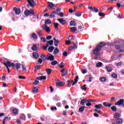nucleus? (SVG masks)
Listing matches in <instances>:
<instances>
[{"label":"nucleus","instance_id":"f257e3e1","mask_svg":"<svg viewBox=\"0 0 124 124\" xmlns=\"http://www.w3.org/2000/svg\"><path fill=\"white\" fill-rule=\"evenodd\" d=\"M105 45H106L105 42H100V43L96 46L95 48L93 50V54L95 55V56H99V55H100L99 52L101 51L102 47H104Z\"/></svg>","mask_w":124,"mask_h":124},{"label":"nucleus","instance_id":"f03ea898","mask_svg":"<svg viewBox=\"0 0 124 124\" xmlns=\"http://www.w3.org/2000/svg\"><path fill=\"white\" fill-rule=\"evenodd\" d=\"M114 47L119 53H124V40H122L120 41L119 45H115Z\"/></svg>","mask_w":124,"mask_h":124},{"label":"nucleus","instance_id":"7ed1b4c3","mask_svg":"<svg viewBox=\"0 0 124 124\" xmlns=\"http://www.w3.org/2000/svg\"><path fill=\"white\" fill-rule=\"evenodd\" d=\"M9 65L10 66H12L13 68H16V70H19L21 68V63H14L13 62H11L9 61L8 62Z\"/></svg>","mask_w":124,"mask_h":124},{"label":"nucleus","instance_id":"20e7f679","mask_svg":"<svg viewBox=\"0 0 124 124\" xmlns=\"http://www.w3.org/2000/svg\"><path fill=\"white\" fill-rule=\"evenodd\" d=\"M34 14V11H33V9H31V10L27 9L24 11V15L25 16H30V15L31 16Z\"/></svg>","mask_w":124,"mask_h":124},{"label":"nucleus","instance_id":"39448f33","mask_svg":"<svg viewBox=\"0 0 124 124\" xmlns=\"http://www.w3.org/2000/svg\"><path fill=\"white\" fill-rule=\"evenodd\" d=\"M61 73H62L61 75L62 77H67V75H68V71L65 68L62 69L61 71Z\"/></svg>","mask_w":124,"mask_h":124},{"label":"nucleus","instance_id":"423d86ee","mask_svg":"<svg viewBox=\"0 0 124 124\" xmlns=\"http://www.w3.org/2000/svg\"><path fill=\"white\" fill-rule=\"evenodd\" d=\"M27 2H28L29 4L27 5V7L28 8H30V5L31 7H33L35 5V2L33 0H27Z\"/></svg>","mask_w":124,"mask_h":124},{"label":"nucleus","instance_id":"0eeeda50","mask_svg":"<svg viewBox=\"0 0 124 124\" xmlns=\"http://www.w3.org/2000/svg\"><path fill=\"white\" fill-rule=\"evenodd\" d=\"M42 28L43 29V30H44V31H46V32H51V29L50 28V27L47 26V24L44 25L42 27Z\"/></svg>","mask_w":124,"mask_h":124},{"label":"nucleus","instance_id":"6e6552de","mask_svg":"<svg viewBox=\"0 0 124 124\" xmlns=\"http://www.w3.org/2000/svg\"><path fill=\"white\" fill-rule=\"evenodd\" d=\"M124 99H121L119 101H118L117 103H115L114 105H118V106H120L121 105H122V107L124 108Z\"/></svg>","mask_w":124,"mask_h":124},{"label":"nucleus","instance_id":"1a4fd4ad","mask_svg":"<svg viewBox=\"0 0 124 124\" xmlns=\"http://www.w3.org/2000/svg\"><path fill=\"white\" fill-rule=\"evenodd\" d=\"M9 61H7L6 62H3V64H4V65H5V66H6V67H7V69L8 70V73H10V70L9 69V67H11L12 66H10L9 65Z\"/></svg>","mask_w":124,"mask_h":124},{"label":"nucleus","instance_id":"9d476101","mask_svg":"<svg viewBox=\"0 0 124 124\" xmlns=\"http://www.w3.org/2000/svg\"><path fill=\"white\" fill-rule=\"evenodd\" d=\"M65 85V82L63 81H56V87H62Z\"/></svg>","mask_w":124,"mask_h":124},{"label":"nucleus","instance_id":"9b49d317","mask_svg":"<svg viewBox=\"0 0 124 124\" xmlns=\"http://www.w3.org/2000/svg\"><path fill=\"white\" fill-rule=\"evenodd\" d=\"M13 11L15 12V14H16V15H19L20 13H21V9L17 8L16 7H15L13 8Z\"/></svg>","mask_w":124,"mask_h":124},{"label":"nucleus","instance_id":"f8f14e48","mask_svg":"<svg viewBox=\"0 0 124 124\" xmlns=\"http://www.w3.org/2000/svg\"><path fill=\"white\" fill-rule=\"evenodd\" d=\"M78 79H79V77L77 76L76 78L74 79V80H72L71 81V83H73L72 86H74L75 85H76L77 83H78Z\"/></svg>","mask_w":124,"mask_h":124},{"label":"nucleus","instance_id":"ddd939ff","mask_svg":"<svg viewBox=\"0 0 124 124\" xmlns=\"http://www.w3.org/2000/svg\"><path fill=\"white\" fill-rule=\"evenodd\" d=\"M58 21L61 24V25H65L66 24V20L63 19V18H59Z\"/></svg>","mask_w":124,"mask_h":124},{"label":"nucleus","instance_id":"4468645a","mask_svg":"<svg viewBox=\"0 0 124 124\" xmlns=\"http://www.w3.org/2000/svg\"><path fill=\"white\" fill-rule=\"evenodd\" d=\"M47 3H48V6L49 7L50 9H53L54 8L56 7V5L52 2H47Z\"/></svg>","mask_w":124,"mask_h":124},{"label":"nucleus","instance_id":"2eb2a0df","mask_svg":"<svg viewBox=\"0 0 124 124\" xmlns=\"http://www.w3.org/2000/svg\"><path fill=\"white\" fill-rule=\"evenodd\" d=\"M46 79H47V77H46V76H41L36 78V79L39 80V81H42V80H46Z\"/></svg>","mask_w":124,"mask_h":124},{"label":"nucleus","instance_id":"dca6fc26","mask_svg":"<svg viewBox=\"0 0 124 124\" xmlns=\"http://www.w3.org/2000/svg\"><path fill=\"white\" fill-rule=\"evenodd\" d=\"M53 40L54 41V45H55V46H56V47H58V46H59L58 44L59 43H60V41L56 39V38H54Z\"/></svg>","mask_w":124,"mask_h":124},{"label":"nucleus","instance_id":"f3484780","mask_svg":"<svg viewBox=\"0 0 124 124\" xmlns=\"http://www.w3.org/2000/svg\"><path fill=\"white\" fill-rule=\"evenodd\" d=\"M94 107L97 109H101L103 107V106L101 104H99L98 105H95L94 106Z\"/></svg>","mask_w":124,"mask_h":124},{"label":"nucleus","instance_id":"a211bd4d","mask_svg":"<svg viewBox=\"0 0 124 124\" xmlns=\"http://www.w3.org/2000/svg\"><path fill=\"white\" fill-rule=\"evenodd\" d=\"M74 46H70L69 47V50H73V49H77V45L76 44L73 43Z\"/></svg>","mask_w":124,"mask_h":124},{"label":"nucleus","instance_id":"6ab92c4d","mask_svg":"<svg viewBox=\"0 0 124 124\" xmlns=\"http://www.w3.org/2000/svg\"><path fill=\"white\" fill-rule=\"evenodd\" d=\"M32 56L34 59H38V58H39V54H38L37 52H33Z\"/></svg>","mask_w":124,"mask_h":124},{"label":"nucleus","instance_id":"aec40b11","mask_svg":"<svg viewBox=\"0 0 124 124\" xmlns=\"http://www.w3.org/2000/svg\"><path fill=\"white\" fill-rule=\"evenodd\" d=\"M81 71L82 74H86V73H88V71L85 68L84 66L81 68Z\"/></svg>","mask_w":124,"mask_h":124},{"label":"nucleus","instance_id":"412c9836","mask_svg":"<svg viewBox=\"0 0 124 124\" xmlns=\"http://www.w3.org/2000/svg\"><path fill=\"white\" fill-rule=\"evenodd\" d=\"M38 92V90L37 89V87H33L31 90V93H37Z\"/></svg>","mask_w":124,"mask_h":124},{"label":"nucleus","instance_id":"4be33fe9","mask_svg":"<svg viewBox=\"0 0 124 124\" xmlns=\"http://www.w3.org/2000/svg\"><path fill=\"white\" fill-rule=\"evenodd\" d=\"M47 61H55V57L54 55H50L47 58Z\"/></svg>","mask_w":124,"mask_h":124},{"label":"nucleus","instance_id":"5701e85b","mask_svg":"<svg viewBox=\"0 0 124 124\" xmlns=\"http://www.w3.org/2000/svg\"><path fill=\"white\" fill-rule=\"evenodd\" d=\"M53 25L54 26V28H55L56 31H59V23H54Z\"/></svg>","mask_w":124,"mask_h":124},{"label":"nucleus","instance_id":"b1692460","mask_svg":"<svg viewBox=\"0 0 124 124\" xmlns=\"http://www.w3.org/2000/svg\"><path fill=\"white\" fill-rule=\"evenodd\" d=\"M103 105L105 106V107H111V106L112 105V104H110L109 103H107V102H104L103 103Z\"/></svg>","mask_w":124,"mask_h":124},{"label":"nucleus","instance_id":"393cba45","mask_svg":"<svg viewBox=\"0 0 124 124\" xmlns=\"http://www.w3.org/2000/svg\"><path fill=\"white\" fill-rule=\"evenodd\" d=\"M31 50H32V51H37V50H38L37 46L36 45H33V46L31 47Z\"/></svg>","mask_w":124,"mask_h":124},{"label":"nucleus","instance_id":"a878e982","mask_svg":"<svg viewBox=\"0 0 124 124\" xmlns=\"http://www.w3.org/2000/svg\"><path fill=\"white\" fill-rule=\"evenodd\" d=\"M117 124H123V120L121 118H117L116 121Z\"/></svg>","mask_w":124,"mask_h":124},{"label":"nucleus","instance_id":"bb28decb","mask_svg":"<svg viewBox=\"0 0 124 124\" xmlns=\"http://www.w3.org/2000/svg\"><path fill=\"white\" fill-rule=\"evenodd\" d=\"M87 103L86 99L85 98L82 99L80 101L81 105H85Z\"/></svg>","mask_w":124,"mask_h":124},{"label":"nucleus","instance_id":"cd10ccee","mask_svg":"<svg viewBox=\"0 0 124 124\" xmlns=\"http://www.w3.org/2000/svg\"><path fill=\"white\" fill-rule=\"evenodd\" d=\"M60 52V49L58 47H56L53 51V54L56 55L57 54H59Z\"/></svg>","mask_w":124,"mask_h":124},{"label":"nucleus","instance_id":"c85d7f7f","mask_svg":"<svg viewBox=\"0 0 124 124\" xmlns=\"http://www.w3.org/2000/svg\"><path fill=\"white\" fill-rule=\"evenodd\" d=\"M31 37L33 38V39H37V35H36L35 33H32L31 34Z\"/></svg>","mask_w":124,"mask_h":124},{"label":"nucleus","instance_id":"c756f323","mask_svg":"<svg viewBox=\"0 0 124 124\" xmlns=\"http://www.w3.org/2000/svg\"><path fill=\"white\" fill-rule=\"evenodd\" d=\"M70 30H71V31L72 32H75L77 31V28L75 27H71L70 28Z\"/></svg>","mask_w":124,"mask_h":124},{"label":"nucleus","instance_id":"7c9ffc66","mask_svg":"<svg viewBox=\"0 0 124 124\" xmlns=\"http://www.w3.org/2000/svg\"><path fill=\"white\" fill-rule=\"evenodd\" d=\"M54 49H55V47L49 46L48 49V52H49V53H52V52H53V51H54Z\"/></svg>","mask_w":124,"mask_h":124},{"label":"nucleus","instance_id":"2f4dec72","mask_svg":"<svg viewBox=\"0 0 124 124\" xmlns=\"http://www.w3.org/2000/svg\"><path fill=\"white\" fill-rule=\"evenodd\" d=\"M112 112H117V108L115 106H113L110 108Z\"/></svg>","mask_w":124,"mask_h":124},{"label":"nucleus","instance_id":"473e14b6","mask_svg":"<svg viewBox=\"0 0 124 124\" xmlns=\"http://www.w3.org/2000/svg\"><path fill=\"white\" fill-rule=\"evenodd\" d=\"M45 24H46V25H51L52 21H51L50 19H47L45 21Z\"/></svg>","mask_w":124,"mask_h":124},{"label":"nucleus","instance_id":"72a5a7b5","mask_svg":"<svg viewBox=\"0 0 124 124\" xmlns=\"http://www.w3.org/2000/svg\"><path fill=\"white\" fill-rule=\"evenodd\" d=\"M113 117L115 119H118V118H120V113H115Z\"/></svg>","mask_w":124,"mask_h":124},{"label":"nucleus","instance_id":"f704fd0d","mask_svg":"<svg viewBox=\"0 0 124 124\" xmlns=\"http://www.w3.org/2000/svg\"><path fill=\"white\" fill-rule=\"evenodd\" d=\"M58 63H59V62H58V61H56V60H53V61L51 62V65H53V66L56 65V64H58Z\"/></svg>","mask_w":124,"mask_h":124},{"label":"nucleus","instance_id":"c9c22d12","mask_svg":"<svg viewBox=\"0 0 124 124\" xmlns=\"http://www.w3.org/2000/svg\"><path fill=\"white\" fill-rule=\"evenodd\" d=\"M41 59H42L43 61H46V60H47V57H46V56H45V55L42 54L41 55Z\"/></svg>","mask_w":124,"mask_h":124},{"label":"nucleus","instance_id":"e433bc0d","mask_svg":"<svg viewBox=\"0 0 124 124\" xmlns=\"http://www.w3.org/2000/svg\"><path fill=\"white\" fill-rule=\"evenodd\" d=\"M106 68L108 72H112L113 69H112V67L110 66L106 67Z\"/></svg>","mask_w":124,"mask_h":124},{"label":"nucleus","instance_id":"4c0bfd02","mask_svg":"<svg viewBox=\"0 0 124 124\" xmlns=\"http://www.w3.org/2000/svg\"><path fill=\"white\" fill-rule=\"evenodd\" d=\"M70 26L71 27H72V26H76V23H75V21H73V20H71L70 22Z\"/></svg>","mask_w":124,"mask_h":124},{"label":"nucleus","instance_id":"58836bf2","mask_svg":"<svg viewBox=\"0 0 124 124\" xmlns=\"http://www.w3.org/2000/svg\"><path fill=\"white\" fill-rule=\"evenodd\" d=\"M46 73H47V74H48V75H50V74H51V73H52V69H51L50 68L46 69Z\"/></svg>","mask_w":124,"mask_h":124},{"label":"nucleus","instance_id":"ea45409f","mask_svg":"<svg viewBox=\"0 0 124 124\" xmlns=\"http://www.w3.org/2000/svg\"><path fill=\"white\" fill-rule=\"evenodd\" d=\"M85 108V106L80 107L78 109L79 112H83Z\"/></svg>","mask_w":124,"mask_h":124},{"label":"nucleus","instance_id":"a19ab883","mask_svg":"<svg viewBox=\"0 0 124 124\" xmlns=\"http://www.w3.org/2000/svg\"><path fill=\"white\" fill-rule=\"evenodd\" d=\"M46 43H48L49 45H50V46H53V43H54V41H53V40L47 41L46 42Z\"/></svg>","mask_w":124,"mask_h":124},{"label":"nucleus","instance_id":"79ce46f5","mask_svg":"<svg viewBox=\"0 0 124 124\" xmlns=\"http://www.w3.org/2000/svg\"><path fill=\"white\" fill-rule=\"evenodd\" d=\"M96 67H101L102 66V63L101 62H99L96 63Z\"/></svg>","mask_w":124,"mask_h":124},{"label":"nucleus","instance_id":"37998d69","mask_svg":"<svg viewBox=\"0 0 124 124\" xmlns=\"http://www.w3.org/2000/svg\"><path fill=\"white\" fill-rule=\"evenodd\" d=\"M36 78L35 79L34 81L32 82L33 85H38L39 84V81L37 80Z\"/></svg>","mask_w":124,"mask_h":124},{"label":"nucleus","instance_id":"c03bdc74","mask_svg":"<svg viewBox=\"0 0 124 124\" xmlns=\"http://www.w3.org/2000/svg\"><path fill=\"white\" fill-rule=\"evenodd\" d=\"M75 15L77 17H81V16H82V13L80 12H78L75 14Z\"/></svg>","mask_w":124,"mask_h":124},{"label":"nucleus","instance_id":"a18cd8bd","mask_svg":"<svg viewBox=\"0 0 124 124\" xmlns=\"http://www.w3.org/2000/svg\"><path fill=\"white\" fill-rule=\"evenodd\" d=\"M20 119H21V120H24L25 121V120H26V116L24 115V114H22L20 115Z\"/></svg>","mask_w":124,"mask_h":124},{"label":"nucleus","instance_id":"49530a36","mask_svg":"<svg viewBox=\"0 0 124 124\" xmlns=\"http://www.w3.org/2000/svg\"><path fill=\"white\" fill-rule=\"evenodd\" d=\"M12 113L15 115H17L18 114V110H17L16 108H14L12 110Z\"/></svg>","mask_w":124,"mask_h":124},{"label":"nucleus","instance_id":"de8ad7c7","mask_svg":"<svg viewBox=\"0 0 124 124\" xmlns=\"http://www.w3.org/2000/svg\"><path fill=\"white\" fill-rule=\"evenodd\" d=\"M99 79L100 80V81H101V82H105V81H106L107 80V78L105 77H100Z\"/></svg>","mask_w":124,"mask_h":124},{"label":"nucleus","instance_id":"09e8293b","mask_svg":"<svg viewBox=\"0 0 124 124\" xmlns=\"http://www.w3.org/2000/svg\"><path fill=\"white\" fill-rule=\"evenodd\" d=\"M53 99L56 102L59 101L60 100V97H58V96L55 95Z\"/></svg>","mask_w":124,"mask_h":124},{"label":"nucleus","instance_id":"8fccbe9b","mask_svg":"<svg viewBox=\"0 0 124 124\" xmlns=\"http://www.w3.org/2000/svg\"><path fill=\"white\" fill-rule=\"evenodd\" d=\"M86 87H87V85H86V84H84L83 86L80 87V89H81L82 91H86V90H87V88Z\"/></svg>","mask_w":124,"mask_h":124},{"label":"nucleus","instance_id":"3c124183","mask_svg":"<svg viewBox=\"0 0 124 124\" xmlns=\"http://www.w3.org/2000/svg\"><path fill=\"white\" fill-rule=\"evenodd\" d=\"M64 67V63L63 62H61L60 65V67L61 69H63V67Z\"/></svg>","mask_w":124,"mask_h":124},{"label":"nucleus","instance_id":"603ef678","mask_svg":"<svg viewBox=\"0 0 124 124\" xmlns=\"http://www.w3.org/2000/svg\"><path fill=\"white\" fill-rule=\"evenodd\" d=\"M111 77L113 78H114L115 79H117V78H118V76L117 75V74H116L115 73H113L111 75Z\"/></svg>","mask_w":124,"mask_h":124},{"label":"nucleus","instance_id":"864d4df0","mask_svg":"<svg viewBox=\"0 0 124 124\" xmlns=\"http://www.w3.org/2000/svg\"><path fill=\"white\" fill-rule=\"evenodd\" d=\"M40 67H41V65H36L35 67V70H39L40 69Z\"/></svg>","mask_w":124,"mask_h":124},{"label":"nucleus","instance_id":"5fc2aeb1","mask_svg":"<svg viewBox=\"0 0 124 124\" xmlns=\"http://www.w3.org/2000/svg\"><path fill=\"white\" fill-rule=\"evenodd\" d=\"M69 40L72 41L73 40H74V36H69L68 38Z\"/></svg>","mask_w":124,"mask_h":124},{"label":"nucleus","instance_id":"6e6d98bb","mask_svg":"<svg viewBox=\"0 0 124 124\" xmlns=\"http://www.w3.org/2000/svg\"><path fill=\"white\" fill-rule=\"evenodd\" d=\"M94 112H96V113H98V114H101L102 112L100 110H98L97 109H94Z\"/></svg>","mask_w":124,"mask_h":124},{"label":"nucleus","instance_id":"4d7b16f0","mask_svg":"<svg viewBox=\"0 0 124 124\" xmlns=\"http://www.w3.org/2000/svg\"><path fill=\"white\" fill-rule=\"evenodd\" d=\"M19 79H22L23 80H26V77L23 76H18Z\"/></svg>","mask_w":124,"mask_h":124},{"label":"nucleus","instance_id":"13d9d810","mask_svg":"<svg viewBox=\"0 0 124 124\" xmlns=\"http://www.w3.org/2000/svg\"><path fill=\"white\" fill-rule=\"evenodd\" d=\"M22 71L26 72V71H27V68H26V66L24 65H22Z\"/></svg>","mask_w":124,"mask_h":124},{"label":"nucleus","instance_id":"bf43d9fd","mask_svg":"<svg viewBox=\"0 0 124 124\" xmlns=\"http://www.w3.org/2000/svg\"><path fill=\"white\" fill-rule=\"evenodd\" d=\"M98 15L100 17H104V16H105V14L101 12L99 13Z\"/></svg>","mask_w":124,"mask_h":124},{"label":"nucleus","instance_id":"052dcab7","mask_svg":"<svg viewBox=\"0 0 124 124\" xmlns=\"http://www.w3.org/2000/svg\"><path fill=\"white\" fill-rule=\"evenodd\" d=\"M92 11H94V12H95L96 13L98 12V9L93 7V10Z\"/></svg>","mask_w":124,"mask_h":124},{"label":"nucleus","instance_id":"680f3d73","mask_svg":"<svg viewBox=\"0 0 124 124\" xmlns=\"http://www.w3.org/2000/svg\"><path fill=\"white\" fill-rule=\"evenodd\" d=\"M41 41L42 42H46V38L41 37Z\"/></svg>","mask_w":124,"mask_h":124},{"label":"nucleus","instance_id":"e2e57ef3","mask_svg":"<svg viewBox=\"0 0 124 124\" xmlns=\"http://www.w3.org/2000/svg\"><path fill=\"white\" fill-rule=\"evenodd\" d=\"M46 38L47 40H50V39H52V36L51 35L47 36H46Z\"/></svg>","mask_w":124,"mask_h":124},{"label":"nucleus","instance_id":"0e129e2a","mask_svg":"<svg viewBox=\"0 0 124 124\" xmlns=\"http://www.w3.org/2000/svg\"><path fill=\"white\" fill-rule=\"evenodd\" d=\"M123 64V62H119L118 63H116L117 66H120V65H122Z\"/></svg>","mask_w":124,"mask_h":124},{"label":"nucleus","instance_id":"69168bd1","mask_svg":"<svg viewBox=\"0 0 124 124\" xmlns=\"http://www.w3.org/2000/svg\"><path fill=\"white\" fill-rule=\"evenodd\" d=\"M71 41H70L69 40L66 41V45H69L70 44H71Z\"/></svg>","mask_w":124,"mask_h":124},{"label":"nucleus","instance_id":"338daca9","mask_svg":"<svg viewBox=\"0 0 124 124\" xmlns=\"http://www.w3.org/2000/svg\"><path fill=\"white\" fill-rule=\"evenodd\" d=\"M63 56H64V57H67V52L64 51L63 52Z\"/></svg>","mask_w":124,"mask_h":124},{"label":"nucleus","instance_id":"774afa93","mask_svg":"<svg viewBox=\"0 0 124 124\" xmlns=\"http://www.w3.org/2000/svg\"><path fill=\"white\" fill-rule=\"evenodd\" d=\"M58 15L60 17H63V13L61 12V13H59Z\"/></svg>","mask_w":124,"mask_h":124}]
</instances>
